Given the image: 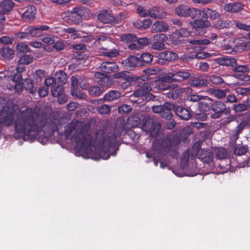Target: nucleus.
Segmentation results:
<instances>
[{"mask_svg":"<svg viewBox=\"0 0 250 250\" xmlns=\"http://www.w3.org/2000/svg\"><path fill=\"white\" fill-rule=\"evenodd\" d=\"M47 123V117L40 111L32 108L22 111L15 122V130L24 136L25 140L36 139L43 131Z\"/></svg>","mask_w":250,"mask_h":250,"instance_id":"1","label":"nucleus"},{"mask_svg":"<svg viewBox=\"0 0 250 250\" xmlns=\"http://www.w3.org/2000/svg\"><path fill=\"white\" fill-rule=\"evenodd\" d=\"M66 139H73L76 143V149L81 153L89 155L91 152L92 137L89 133V126L72 121L65 127Z\"/></svg>","mask_w":250,"mask_h":250,"instance_id":"2","label":"nucleus"},{"mask_svg":"<svg viewBox=\"0 0 250 250\" xmlns=\"http://www.w3.org/2000/svg\"><path fill=\"white\" fill-rule=\"evenodd\" d=\"M181 143V139L176 132H172L162 140H156L153 142L152 149L159 153L166 154L171 152L170 156L173 158L178 157L177 149Z\"/></svg>","mask_w":250,"mask_h":250,"instance_id":"3","label":"nucleus"},{"mask_svg":"<svg viewBox=\"0 0 250 250\" xmlns=\"http://www.w3.org/2000/svg\"><path fill=\"white\" fill-rule=\"evenodd\" d=\"M101 149L99 156L103 159H108L111 155L115 156L118 150L117 136L114 134L101 136L99 143Z\"/></svg>","mask_w":250,"mask_h":250,"instance_id":"4","label":"nucleus"},{"mask_svg":"<svg viewBox=\"0 0 250 250\" xmlns=\"http://www.w3.org/2000/svg\"><path fill=\"white\" fill-rule=\"evenodd\" d=\"M4 102V99L0 98V124L8 126L14 121V110L11 106L6 105Z\"/></svg>","mask_w":250,"mask_h":250,"instance_id":"5","label":"nucleus"},{"mask_svg":"<svg viewBox=\"0 0 250 250\" xmlns=\"http://www.w3.org/2000/svg\"><path fill=\"white\" fill-rule=\"evenodd\" d=\"M88 12L89 9L84 6H76L72 10L67 11L66 21L71 24H78L82 22L84 14Z\"/></svg>","mask_w":250,"mask_h":250,"instance_id":"6","label":"nucleus"},{"mask_svg":"<svg viewBox=\"0 0 250 250\" xmlns=\"http://www.w3.org/2000/svg\"><path fill=\"white\" fill-rule=\"evenodd\" d=\"M55 79L57 85H56L52 90V96H58L64 91L63 85L67 82V75L65 72L61 71L56 73Z\"/></svg>","mask_w":250,"mask_h":250,"instance_id":"7","label":"nucleus"},{"mask_svg":"<svg viewBox=\"0 0 250 250\" xmlns=\"http://www.w3.org/2000/svg\"><path fill=\"white\" fill-rule=\"evenodd\" d=\"M189 24L195 33L201 35L204 34L206 32L207 28L211 26L210 21L203 18L190 21Z\"/></svg>","mask_w":250,"mask_h":250,"instance_id":"8","label":"nucleus"},{"mask_svg":"<svg viewBox=\"0 0 250 250\" xmlns=\"http://www.w3.org/2000/svg\"><path fill=\"white\" fill-rule=\"evenodd\" d=\"M168 92L165 93L166 97L170 99L176 100L184 93H191L192 89L189 87H179L177 84H172L171 88L168 90Z\"/></svg>","mask_w":250,"mask_h":250,"instance_id":"9","label":"nucleus"},{"mask_svg":"<svg viewBox=\"0 0 250 250\" xmlns=\"http://www.w3.org/2000/svg\"><path fill=\"white\" fill-rule=\"evenodd\" d=\"M101 50H103L102 52V55L108 58L116 57L120 54L118 46L115 43L114 40L108 44H104L103 48Z\"/></svg>","mask_w":250,"mask_h":250,"instance_id":"10","label":"nucleus"},{"mask_svg":"<svg viewBox=\"0 0 250 250\" xmlns=\"http://www.w3.org/2000/svg\"><path fill=\"white\" fill-rule=\"evenodd\" d=\"M178 59V55L176 53L170 51H164L159 53L157 62L159 64L165 65Z\"/></svg>","mask_w":250,"mask_h":250,"instance_id":"11","label":"nucleus"},{"mask_svg":"<svg viewBox=\"0 0 250 250\" xmlns=\"http://www.w3.org/2000/svg\"><path fill=\"white\" fill-rule=\"evenodd\" d=\"M188 84L191 87L196 88H200L208 86V81L201 75H196L195 76H190L188 81Z\"/></svg>","mask_w":250,"mask_h":250,"instance_id":"12","label":"nucleus"},{"mask_svg":"<svg viewBox=\"0 0 250 250\" xmlns=\"http://www.w3.org/2000/svg\"><path fill=\"white\" fill-rule=\"evenodd\" d=\"M217 36L216 33H211L208 39H203L199 40H185L184 43H189L191 44L197 45L194 47L195 49L198 48V49L200 48H202V46L200 45H208L210 44L212 41L216 40L217 39Z\"/></svg>","mask_w":250,"mask_h":250,"instance_id":"13","label":"nucleus"},{"mask_svg":"<svg viewBox=\"0 0 250 250\" xmlns=\"http://www.w3.org/2000/svg\"><path fill=\"white\" fill-rule=\"evenodd\" d=\"M214 154L210 149H201L198 155V159L205 165L213 166Z\"/></svg>","mask_w":250,"mask_h":250,"instance_id":"14","label":"nucleus"},{"mask_svg":"<svg viewBox=\"0 0 250 250\" xmlns=\"http://www.w3.org/2000/svg\"><path fill=\"white\" fill-rule=\"evenodd\" d=\"M122 64L124 67L129 70H133L136 67L141 66V62L139 58L134 56H129L126 59L123 60Z\"/></svg>","mask_w":250,"mask_h":250,"instance_id":"15","label":"nucleus"},{"mask_svg":"<svg viewBox=\"0 0 250 250\" xmlns=\"http://www.w3.org/2000/svg\"><path fill=\"white\" fill-rule=\"evenodd\" d=\"M94 77L98 83L103 88H109L113 83L112 79L110 77L101 72H96Z\"/></svg>","mask_w":250,"mask_h":250,"instance_id":"16","label":"nucleus"},{"mask_svg":"<svg viewBox=\"0 0 250 250\" xmlns=\"http://www.w3.org/2000/svg\"><path fill=\"white\" fill-rule=\"evenodd\" d=\"M169 106L173 108V111L181 119L187 121L191 118V114L188 108L176 104Z\"/></svg>","mask_w":250,"mask_h":250,"instance_id":"17","label":"nucleus"},{"mask_svg":"<svg viewBox=\"0 0 250 250\" xmlns=\"http://www.w3.org/2000/svg\"><path fill=\"white\" fill-rule=\"evenodd\" d=\"M144 127L151 135H156L160 132L161 125L159 123H155L153 119H149L144 124Z\"/></svg>","mask_w":250,"mask_h":250,"instance_id":"18","label":"nucleus"},{"mask_svg":"<svg viewBox=\"0 0 250 250\" xmlns=\"http://www.w3.org/2000/svg\"><path fill=\"white\" fill-rule=\"evenodd\" d=\"M226 106L224 103L220 101L212 102L211 109L214 113L211 115L213 119H218L221 117L222 113L225 111Z\"/></svg>","mask_w":250,"mask_h":250,"instance_id":"19","label":"nucleus"},{"mask_svg":"<svg viewBox=\"0 0 250 250\" xmlns=\"http://www.w3.org/2000/svg\"><path fill=\"white\" fill-rule=\"evenodd\" d=\"M138 86L139 88L134 91L133 95L135 97H141L143 100L144 99L147 92L152 90L149 83H138Z\"/></svg>","mask_w":250,"mask_h":250,"instance_id":"20","label":"nucleus"},{"mask_svg":"<svg viewBox=\"0 0 250 250\" xmlns=\"http://www.w3.org/2000/svg\"><path fill=\"white\" fill-rule=\"evenodd\" d=\"M190 70L187 69L181 68L173 70L176 82H182L189 80L191 76Z\"/></svg>","mask_w":250,"mask_h":250,"instance_id":"21","label":"nucleus"},{"mask_svg":"<svg viewBox=\"0 0 250 250\" xmlns=\"http://www.w3.org/2000/svg\"><path fill=\"white\" fill-rule=\"evenodd\" d=\"M31 37H40L44 35V32L49 29L47 25H38L36 26H29Z\"/></svg>","mask_w":250,"mask_h":250,"instance_id":"22","label":"nucleus"},{"mask_svg":"<svg viewBox=\"0 0 250 250\" xmlns=\"http://www.w3.org/2000/svg\"><path fill=\"white\" fill-rule=\"evenodd\" d=\"M100 69L105 73H111L117 72L119 67L118 65L114 62H104L99 66Z\"/></svg>","mask_w":250,"mask_h":250,"instance_id":"23","label":"nucleus"},{"mask_svg":"<svg viewBox=\"0 0 250 250\" xmlns=\"http://www.w3.org/2000/svg\"><path fill=\"white\" fill-rule=\"evenodd\" d=\"M15 3L11 0H3L0 2V14H9L13 9Z\"/></svg>","mask_w":250,"mask_h":250,"instance_id":"24","label":"nucleus"},{"mask_svg":"<svg viewBox=\"0 0 250 250\" xmlns=\"http://www.w3.org/2000/svg\"><path fill=\"white\" fill-rule=\"evenodd\" d=\"M113 40H114L113 39L107 35L100 34L96 36L94 44L96 46H99V49L101 50L103 48L104 44H108Z\"/></svg>","mask_w":250,"mask_h":250,"instance_id":"25","label":"nucleus"},{"mask_svg":"<svg viewBox=\"0 0 250 250\" xmlns=\"http://www.w3.org/2000/svg\"><path fill=\"white\" fill-rule=\"evenodd\" d=\"M172 84H167L160 78L155 81L152 90L155 92H164L171 88Z\"/></svg>","mask_w":250,"mask_h":250,"instance_id":"26","label":"nucleus"},{"mask_svg":"<svg viewBox=\"0 0 250 250\" xmlns=\"http://www.w3.org/2000/svg\"><path fill=\"white\" fill-rule=\"evenodd\" d=\"M166 15V12L162 7L154 6L149 9V16L152 18L162 19Z\"/></svg>","mask_w":250,"mask_h":250,"instance_id":"27","label":"nucleus"},{"mask_svg":"<svg viewBox=\"0 0 250 250\" xmlns=\"http://www.w3.org/2000/svg\"><path fill=\"white\" fill-rule=\"evenodd\" d=\"M216 62L221 65L231 66L233 68L236 64L237 60L231 57H220L216 60Z\"/></svg>","mask_w":250,"mask_h":250,"instance_id":"28","label":"nucleus"},{"mask_svg":"<svg viewBox=\"0 0 250 250\" xmlns=\"http://www.w3.org/2000/svg\"><path fill=\"white\" fill-rule=\"evenodd\" d=\"M220 15L216 10L209 8H205L203 9V18L208 20V18L211 20L218 19L220 17Z\"/></svg>","mask_w":250,"mask_h":250,"instance_id":"29","label":"nucleus"},{"mask_svg":"<svg viewBox=\"0 0 250 250\" xmlns=\"http://www.w3.org/2000/svg\"><path fill=\"white\" fill-rule=\"evenodd\" d=\"M99 20L104 23H114L115 18L107 11H102L98 14Z\"/></svg>","mask_w":250,"mask_h":250,"instance_id":"30","label":"nucleus"},{"mask_svg":"<svg viewBox=\"0 0 250 250\" xmlns=\"http://www.w3.org/2000/svg\"><path fill=\"white\" fill-rule=\"evenodd\" d=\"M243 5L239 2L229 3L225 4L224 10L229 12L237 13L242 10Z\"/></svg>","mask_w":250,"mask_h":250,"instance_id":"31","label":"nucleus"},{"mask_svg":"<svg viewBox=\"0 0 250 250\" xmlns=\"http://www.w3.org/2000/svg\"><path fill=\"white\" fill-rule=\"evenodd\" d=\"M36 8L35 6L31 5L27 7L25 11L22 15V18L26 21L33 20L35 18Z\"/></svg>","mask_w":250,"mask_h":250,"instance_id":"32","label":"nucleus"},{"mask_svg":"<svg viewBox=\"0 0 250 250\" xmlns=\"http://www.w3.org/2000/svg\"><path fill=\"white\" fill-rule=\"evenodd\" d=\"M33 82H35V80L32 81L27 78L24 79L23 81L24 88L32 95L36 94L37 91V87L34 85Z\"/></svg>","mask_w":250,"mask_h":250,"instance_id":"33","label":"nucleus"},{"mask_svg":"<svg viewBox=\"0 0 250 250\" xmlns=\"http://www.w3.org/2000/svg\"><path fill=\"white\" fill-rule=\"evenodd\" d=\"M152 32H166L168 29V26L167 23L163 21H157L152 26Z\"/></svg>","mask_w":250,"mask_h":250,"instance_id":"34","label":"nucleus"},{"mask_svg":"<svg viewBox=\"0 0 250 250\" xmlns=\"http://www.w3.org/2000/svg\"><path fill=\"white\" fill-rule=\"evenodd\" d=\"M206 57L202 53H197L195 54H183L180 57V60L184 62H190L195 58L203 59Z\"/></svg>","mask_w":250,"mask_h":250,"instance_id":"35","label":"nucleus"},{"mask_svg":"<svg viewBox=\"0 0 250 250\" xmlns=\"http://www.w3.org/2000/svg\"><path fill=\"white\" fill-rule=\"evenodd\" d=\"M204 101L201 100L198 105L199 107L202 111L207 112L211 109L212 101L208 96L204 97Z\"/></svg>","mask_w":250,"mask_h":250,"instance_id":"36","label":"nucleus"},{"mask_svg":"<svg viewBox=\"0 0 250 250\" xmlns=\"http://www.w3.org/2000/svg\"><path fill=\"white\" fill-rule=\"evenodd\" d=\"M121 97V93L119 91L111 90L108 91L104 96L105 101H112L117 100Z\"/></svg>","mask_w":250,"mask_h":250,"instance_id":"37","label":"nucleus"},{"mask_svg":"<svg viewBox=\"0 0 250 250\" xmlns=\"http://www.w3.org/2000/svg\"><path fill=\"white\" fill-rule=\"evenodd\" d=\"M190 7L187 5H180L175 9V13L179 16L188 17Z\"/></svg>","mask_w":250,"mask_h":250,"instance_id":"38","label":"nucleus"},{"mask_svg":"<svg viewBox=\"0 0 250 250\" xmlns=\"http://www.w3.org/2000/svg\"><path fill=\"white\" fill-rule=\"evenodd\" d=\"M31 37L29 26H27L24 31L14 33L13 35V38L16 40L29 39Z\"/></svg>","mask_w":250,"mask_h":250,"instance_id":"39","label":"nucleus"},{"mask_svg":"<svg viewBox=\"0 0 250 250\" xmlns=\"http://www.w3.org/2000/svg\"><path fill=\"white\" fill-rule=\"evenodd\" d=\"M174 105V104H170L166 103L164 105V108L161 114V116L167 119H170L172 117V114L171 110L173 111V108L170 107L169 105Z\"/></svg>","mask_w":250,"mask_h":250,"instance_id":"40","label":"nucleus"},{"mask_svg":"<svg viewBox=\"0 0 250 250\" xmlns=\"http://www.w3.org/2000/svg\"><path fill=\"white\" fill-rule=\"evenodd\" d=\"M229 21L228 20H223L219 19L215 21L212 26V28L216 29L221 30L228 28L229 26Z\"/></svg>","mask_w":250,"mask_h":250,"instance_id":"41","label":"nucleus"},{"mask_svg":"<svg viewBox=\"0 0 250 250\" xmlns=\"http://www.w3.org/2000/svg\"><path fill=\"white\" fill-rule=\"evenodd\" d=\"M192 33L189 27H181L179 30H177L175 32V35L179 38V37H188Z\"/></svg>","mask_w":250,"mask_h":250,"instance_id":"42","label":"nucleus"},{"mask_svg":"<svg viewBox=\"0 0 250 250\" xmlns=\"http://www.w3.org/2000/svg\"><path fill=\"white\" fill-rule=\"evenodd\" d=\"M153 56L149 53H143L141 55L139 60L141 62V66L150 63L153 60Z\"/></svg>","mask_w":250,"mask_h":250,"instance_id":"43","label":"nucleus"},{"mask_svg":"<svg viewBox=\"0 0 250 250\" xmlns=\"http://www.w3.org/2000/svg\"><path fill=\"white\" fill-rule=\"evenodd\" d=\"M202 148L199 143L195 142L189 149L191 159H194L196 157L198 158V155L200 153V150Z\"/></svg>","mask_w":250,"mask_h":250,"instance_id":"44","label":"nucleus"},{"mask_svg":"<svg viewBox=\"0 0 250 250\" xmlns=\"http://www.w3.org/2000/svg\"><path fill=\"white\" fill-rule=\"evenodd\" d=\"M0 54L4 58L12 59L13 58L14 51L9 47H0Z\"/></svg>","mask_w":250,"mask_h":250,"instance_id":"45","label":"nucleus"},{"mask_svg":"<svg viewBox=\"0 0 250 250\" xmlns=\"http://www.w3.org/2000/svg\"><path fill=\"white\" fill-rule=\"evenodd\" d=\"M17 73L15 74L12 78L13 81L14 82H22L24 79H22V72L25 71V66H18L16 68Z\"/></svg>","mask_w":250,"mask_h":250,"instance_id":"46","label":"nucleus"},{"mask_svg":"<svg viewBox=\"0 0 250 250\" xmlns=\"http://www.w3.org/2000/svg\"><path fill=\"white\" fill-rule=\"evenodd\" d=\"M189 153V149H187L185 151L182 156L180 162V166L183 169L185 168L188 165L189 158L190 157Z\"/></svg>","mask_w":250,"mask_h":250,"instance_id":"47","label":"nucleus"},{"mask_svg":"<svg viewBox=\"0 0 250 250\" xmlns=\"http://www.w3.org/2000/svg\"><path fill=\"white\" fill-rule=\"evenodd\" d=\"M248 151V147L247 145L238 144L235 146L234 153L239 156L245 154Z\"/></svg>","mask_w":250,"mask_h":250,"instance_id":"48","label":"nucleus"},{"mask_svg":"<svg viewBox=\"0 0 250 250\" xmlns=\"http://www.w3.org/2000/svg\"><path fill=\"white\" fill-rule=\"evenodd\" d=\"M203 10H201L199 9L190 8L188 17H191L193 19H200L203 18Z\"/></svg>","mask_w":250,"mask_h":250,"instance_id":"49","label":"nucleus"},{"mask_svg":"<svg viewBox=\"0 0 250 250\" xmlns=\"http://www.w3.org/2000/svg\"><path fill=\"white\" fill-rule=\"evenodd\" d=\"M120 40L122 42L125 43L133 42L136 41L137 36L130 33L125 34L121 36Z\"/></svg>","mask_w":250,"mask_h":250,"instance_id":"50","label":"nucleus"},{"mask_svg":"<svg viewBox=\"0 0 250 250\" xmlns=\"http://www.w3.org/2000/svg\"><path fill=\"white\" fill-rule=\"evenodd\" d=\"M33 61V57L31 55L24 54L21 55L19 60L18 63L19 64H28L32 62Z\"/></svg>","mask_w":250,"mask_h":250,"instance_id":"51","label":"nucleus"},{"mask_svg":"<svg viewBox=\"0 0 250 250\" xmlns=\"http://www.w3.org/2000/svg\"><path fill=\"white\" fill-rule=\"evenodd\" d=\"M249 109V105L246 104V102L234 104L233 106V110L237 113L247 111Z\"/></svg>","mask_w":250,"mask_h":250,"instance_id":"52","label":"nucleus"},{"mask_svg":"<svg viewBox=\"0 0 250 250\" xmlns=\"http://www.w3.org/2000/svg\"><path fill=\"white\" fill-rule=\"evenodd\" d=\"M228 155V151L223 147H219L216 151L215 157L219 160L225 159Z\"/></svg>","mask_w":250,"mask_h":250,"instance_id":"53","label":"nucleus"},{"mask_svg":"<svg viewBox=\"0 0 250 250\" xmlns=\"http://www.w3.org/2000/svg\"><path fill=\"white\" fill-rule=\"evenodd\" d=\"M232 71L241 73H246L250 71V68L247 65H239L237 62L236 65L233 67Z\"/></svg>","mask_w":250,"mask_h":250,"instance_id":"54","label":"nucleus"},{"mask_svg":"<svg viewBox=\"0 0 250 250\" xmlns=\"http://www.w3.org/2000/svg\"><path fill=\"white\" fill-rule=\"evenodd\" d=\"M45 76V71L41 69L36 71L34 75V79L36 80V85H39L42 82V79Z\"/></svg>","mask_w":250,"mask_h":250,"instance_id":"55","label":"nucleus"},{"mask_svg":"<svg viewBox=\"0 0 250 250\" xmlns=\"http://www.w3.org/2000/svg\"><path fill=\"white\" fill-rule=\"evenodd\" d=\"M160 79L167 84H171L172 82H176L173 72H168Z\"/></svg>","mask_w":250,"mask_h":250,"instance_id":"56","label":"nucleus"},{"mask_svg":"<svg viewBox=\"0 0 250 250\" xmlns=\"http://www.w3.org/2000/svg\"><path fill=\"white\" fill-rule=\"evenodd\" d=\"M88 90L90 95L95 97L99 96L103 92L100 87L98 86H90L88 88Z\"/></svg>","mask_w":250,"mask_h":250,"instance_id":"57","label":"nucleus"},{"mask_svg":"<svg viewBox=\"0 0 250 250\" xmlns=\"http://www.w3.org/2000/svg\"><path fill=\"white\" fill-rule=\"evenodd\" d=\"M128 74L129 72L126 71H120L114 74L113 78L115 79H123V80L125 79H130Z\"/></svg>","mask_w":250,"mask_h":250,"instance_id":"58","label":"nucleus"},{"mask_svg":"<svg viewBox=\"0 0 250 250\" xmlns=\"http://www.w3.org/2000/svg\"><path fill=\"white\" fill-rule=\"evenodd\" d=\"M71 93L73 96H75L81 100L86 99L87 97L86 94L84 92L80 90L79 89L76 90H71Z\"/></svg>","mask_w":250,"mask_h":250,"instance_id":"59","label":"nucleus"},{"mask_svg":"<svg viewBox=\"0 0 250 250\" xmlns=\"http://www.w3.org/2000/svg\"><path fill=\"white\" fill-rule=\"evenodd\" d=\"M247 125V122L246 121H243L241 122L240 123L239 125H238L236 126L235 129L234 130V136L236 138V139H238L239 134L242 133L243 130L246 126Z\"/></svg>","mask_w":250,"mask_h":250,"instance_id":"60","label":"nucleus"},{"mask_svg":"<svg viewBox=\"0 0 250 250\" xmlns=\"http://www.w3.org/2000/svg\"><path fill=\"white\" fill-rule=\"evenodd\" d=\"M139 48H142L144 46H146L150 43V39L147 38H138L137 36L136 41Z\"/></svg>","mask_w":250,"mask_h":250,"instance_id":"61","label":"nucleus"},{"mask_svg":"<svg viewBox=\"0 0 250 250\" xmlns=\"http://www.w3.org/2000/svg\"><path fill=\"white\" fill-rule=\"evenodd\" d=\"M132 78L133 81H136L138 83H148L147 81L150 79L149 76L147 74L142 75L140 76H135Z\"/></svg>","mask_w":250,"mask_h":250,"instance_id":"62","label":"nucleus"},{"mask_svg":"<svg viewBox=\"0 0 250 250\" xmlns=\"http://www.w3.org/2000/svg\"><path fill=\"white\" fill-rule=\"evenodd\" d=\"M137 12L142 17H146L149 16V9L146 10L143 6L141 5L137 6Z\"/></svg>","mask_w":250,"mask_h":250,"instance_id":"63","label":"nucleus"},{"mask_svg":"<svg viewBox=\"0 0 250 250\" xmlns=\"http://www.w3.org/2000/svg\"><path fill=\"white\" fill-rule=\"evenodd\" d=\"M97 111L100 114H108L111 111V107L109 105L105 104L101 106H99Z\"/></svg>","mask_w":250,"mask_h":250,"instance_id":"64","label":"nucleus"}]
</instances>
